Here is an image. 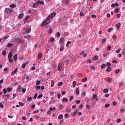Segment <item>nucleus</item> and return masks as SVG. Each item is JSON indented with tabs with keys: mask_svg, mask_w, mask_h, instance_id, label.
Returning a JSON list of instances; mask_svg holds the SVG:
<instances>
[{
	"mask_svg": "<svg viewBox=\"0 0 125 125\" xmlns=\"http://www.w3.org/2000/svg\"><path fill=\"white\" fill-rule=\"evenodd\" d=\"M15 42H18L19 43H23V41L20 39V38L15 39Z\"/></svg>",
	"mask_w": 125,
	"mask_h": 125,
	"instance_id": "nucleus-1",
	"label": "nucleus"
},
{
	"mask_svg": "<svg viewBox=\"0 0 125 125\" xmlns=\"http://www.w3.org/2000/svg\"><path fill=\"white\" fill-rule=\"evenodd\" d=\"M5 11H6V13L10 14L11 12H12V9L10 8H6L5 9Z\"/></svg>",
	"mask_w": 125,
	"mask_h": 125,
	"instance_id": "nucleus-2",
	"label": "nucleus"
},
{
	"mask_svg": "<svg viewBox=\"0 0 125 125\" xmlns=\"http://www.w3.org/2000/svg\"><path fill=\"white\" fill-rule=\"evenodd\" d=\"M37 3L38 4V5H43L44 4V2L42 0H39L37 1Z\"/></svg>",
	"mask_w": 125,
	"mask_h": 125,
	"instance_id": "nucleus-3",
	"label": "nucleus"
},
{
	"mask_svg": "<svg viewBox=\"0 0 125 125\" xmlns=\"http://www.w3.org/2000/svg\"><path fill=\"white\" fill-rule=\"evenodd\" d=\"M17 72H18V68H16L11 73V75L12 76H13V75H15V74H16V73H17Z\"/></svg>",
	"mask_w": 125,
	"mask_h": 125,
	"instance_id": "nucleus-4",
	"label": "nucleus"
},
{
	"mask_svg": "<svg viewBox=\"0 0 125 125\" xmlns=\"http://www.w3.org/2000/svg\"><path fill=\"white\" fill-rule=\"evenodd\" d=\"M55 15H56V13L53 12L49 16L50 17L51 19H52V18H54V17H55Z\"/></svg>",
	"mask_w": 125,
	"mask_h": 125,
	"instance_id": "nucleus-5",
	"label": "nucleus"
},
{
	"mask_svg": "<svg viewBox=\"0 0 125 125\" xmlns=\"http://www.w3.org/2000/svg\"><path fill=\"white\" fill-rule=\"evenodd\" d=\"M58 70L59 72L62 70V63H59L58 66Z\"/></svg>",
	"mask_w": 125,
	"mask_h": 125,
	"instance_id": "nucleus-6",
	"label": "nucleus"
},
{
	"mask_svg": "<svg viewBox=\"0 0 125 125\" xmlns=\"http://www.w3.org/2000/svg\"><path fill=\"white\" fill-rule=\"evenodd\" d=\"M47 21H46V20H45L42 23L41 26L42 27H44V26H45V25H47Z\"/></svg>",
	"mask_w": 125,
	"mask_h": 125,
	"instance_id": "nucleus-7",
	"label": "nucleus"
},
{
	"mask_svg": "<svg viewBox=\"0 0 125 125\" xmlns=\"http://www.w3.org/2000/svg\"><path fill=\"white\" fill-rule=\"evenodd\" d=\"M31 29L30 28H27L25 31V34H29V33H30V32H31Z\"/></svg>",
	"mask_w": 125,
	"mask_h": 125,
	"instance_id": "nucleus-8",
	"label": "nucleus"
},
{
	"mask_svg": "<svg viewBox=\"0 0 125 125\" xmlns=\"http://www.w3.org/2000/svg\"><path fill=\"white\" fill-rule=\"evenodd\" d=\"M116 27L117 28V30H119L120 28H121V23L119 22L116 24Z\"/></svg>",
	"mask_w": 125,
	"mask_h": 125,
	"instance_id": "nucleus-9",
	"label": "nucleus"
},
{
	"mask_svg": "<svg viewBox=\"0 0 125 125\" xmlns=\"http://www.w3.org/2000/svg\"><path fill=\"white\" fill-rule=\"evenodd\" d=\"M23 16H24V14L23 13L20 14L18 16V19H22V18H23Z\"/></svg>",
	"mask_w": 125,
	"mask_h": 125,
	"instance_id": "nucleus-10",
	"label": "nucleus"
},
{
	"mask_svg": "<svg viewBox=\"0 0 125 125\" xmlns=\"http://www.w3.org/2000/svg\"><path fill=\"white\" fill-rule=\"evenodd\" d=\"M17 59H18L17 58V54H16L13 57V60L14 61H15V62H16L17 61Z\"/></svg>",
	"mask_w": 125,
	"mask_h": 125,
	"instance_id": "nucleus-11",
	"label": "nucleus"
},
{
	"mask_svg": "<svg viewBox=\"0 0 125 125\" xmlns=\"http://www.w3.org/2000/svg\"><path fill=\"white\" fill-rule=\"evenodd\" d=\"M112 70V68L111 67V66H108V68L106 69V72H108V73L111 72Z\"/></svg>",
	"mask_w": 125,
	"mask_h": 125,
	"instance_id": "nucleus-12",
	"label": "nucleus"
},
{
	"mask_svg": "<svg viewBox=\"0 0 125 125\" xmlns=\"http://www.w3.org/2000/svg\"><path fill=\"white\" fill-rule=\"evenodd\" d=\"M77 113H78V109H76V111L73 113L72 117H76L77 116Z\"/></svg>",
	"mask_w": 125,
	"mask_h": 125,
	"instance_id": "nucleus-13",
	"label": "nucleus"
},
{
	"mask_svg": "<svg viewBox=\"0 0 125 125\" xmlns=\"http://www.w3.org/2000/svg\"><path fill=\"white\" fill-rule=\"evenodd\" d=\"M13 56V54H12V52H10L8 55V58H12Z\"/></svg>",
	"mask_w": 125,
	"mask_h": 125,
	"instance_id": "nucleus-14",
	"label": "nucleus"
},
{
	"mask_svg": "<svg viewBox=\"0 0 125 125\" xmlns=\"http://www.w3.org/2000/svg\"><path fill=\"white\" fill-rule=\"evenodd\" d=\"M76 95H79V94H80V90L79 88L76 89Z\"/></svg>",
	"mask_w": 125,
	"mask_h": 125,
	"instance_id": "nucleus-15",
	"label": "nucleus"
},
{
	"mask_svg": "<svg viewBox=\"0 0 125 125\" xmlns=\"http://www.w3.org/2000/svg\"><path fill=\"white\" fill-rule=\"evenodd\" d=\"M38 6H39V4H38V2H35L33 4V7H34L35 8H36V7H38Z\"/></svg>",
	"mask_w": 125,
	"mask_h": 125,
	"instance_id": "nucleus-16",
	"label": "nucleus"
},
{
	"mask_svg": "<svg viewBox=\"0 0 125 125\" xmlns=\"http://www.w3.org/2000/svg\"><path fill=\"white\" fill-rule=\"evenodd\" d=\"M59 42L60 43H63V42H64V38H61L59 41Z\"/></svg>",
	"mask_w": 125,
	"mask_h": 125,
	"instance_id": "nucleus-17",
	"label": "nucleus"
},
{
	"mask_svg": "<svg viewBox=\"0 0 125 125\" xmlns=\"http://www.w3.org/2000/svg\"><path fill=\"white\" fill-rule=\"evenodd\" d=\"M58 120H61L62 119H63V115L60 114L58 117Z\"/></svg>",
	"mask_w": 125,
	"mask_h": 125,
	"instance_id": "nucleus-18",
	"label": "nucleus"
},
{
	"mask_svg": "<svg viewBox=\"0 0 125 125\" xmlns=\"http://www.w3.org/2000/svg\"><path fill=\"white\" fill-rule=\"evenodd\" d=\"M9 7L12 8H14V7H16V5L14 4H12L9 6Z\"/></svg>",
	"mask_w": 125,
	"mask_h": 125,
	"instance_id": "nucleus-19",
	"label": "nucleus"
},
{
	"mask_svg": "<svg viewBox=\"0 0 125 125\" xmlns=\"http://www.w3.org/2000/svg\"><path fill=\"white\" fill-rule=\"evenodd\" d=\"M86 81H87V77H85V78H83L82 79V82H83V83H85V82H86Z\"/></svg>",
	"mask_w": 125,
	"mask_h": 125,
	"instance_id": "nucleus-20",
	"label": "nucleus"
},
{
	"mask_svg": "<svg viewBox=\"0 0 125 125\" xmlns=\"http://www.w3.org/2000/svg\"><path fill=\"white\" fill-rule=\"evenodd\" d=\"M17 89L18 91H21V89H22V87H21V85H19Z\"/></svg>",
	"mask_w": 125,
	"mask_h": 125,
	"instance_id": "nucleus-21",
	"label": "nucleus"
},
{
	"mask_svg": "<svg viewBox=\"0 0 125 125\" xmlns=\"http://www.w3.org/2000/svg\"><path fill=\"white\" fill-rule=\"evenodd\" d=\"M112 81V78H111L110 77H108L107 78V82H108V83H111Z\"/></svg>",
	"mask_w": 125,
	"mask_h": 125,
	"instance_id": "nucleus-22",
	"label": "nucleus"
},
{
	"mask_svg": "<svg viewBox=\"0 0 125 125\" xmlns=\"http://www.w3.org/2000/svg\"><path fill=\"white\" fill-rule=\"evenodd\" d=\"M3 94H6L7 92V90L6 89V88H4L3 89Z\"/></svg>",
	"mask_w": 125,
	"mask_h": 125,
	"instance_id": "nucleus-23",
	"label": "nucleus"
},
{
	"mask_svg": "<svg viewBox=\"0 0 125 125\" xmlns=\"http://www.w3.org/2000/svg\"><path fill=\"white\" fill-rule=\"evenodd\" d=\"M12 90V89L10 87H8L7 88V92H10V91H11Z\"/></svg>",
	"mask_w": 125,
	"mask_h": 125,
	"instance_id": "nucleus-24",
	"label": "nucleus"
},
{
	"mask_svg": "<svg viewBox=\"0 0 125 125\" xmlns=\"http://www.w3.org/2000/svg\"><path fill=\"white\" fill-rule=\"evenodd\" d=\"M76 84H77V83H76V81H73V88L76 87Z\"/></svg>",
	"mask_w": 125,
	"mask_h": 125,
	"instance_id": "nucleus-25",
	"label": "nucleus"
},
{
	"mask_svg": "<svg viewBox=\"0 0 125 125\" xmlns=\"http://www.w3.org/2000/svg\"><path fill=\"white\" fill-rule=\"evenodd\" d=\"M35 118L36 120H39V119H40V116H39L38 114H36L35 115Z\"/></svg>",
	"mask_w": 125,
	"mask_h": 125,
	"instance_id": "nucleus-26",
	"label": "nucleus"
},
{
	"mask_svg": "<svg viewBox=\"0 0 125 125\" xmlns=\"http://www.w3.org/2000/svg\"><path fill=\"white\" fill-rule=\"evenodd\" d=\"M42 53L39 54L38 57V59H41V58H42Z\"/></svg>",
	"mask_w": 125,
	"mask_h": 125,
	"instance_id": "nucleus-27",
	"label": "nucleus"
},
{
	"mask_svg": "<svg viewBox=\"0 0 125 125\" xmlns=\"http://www.w3.org/2000/svg\"><path fill=\"white\" fill-rule=\"evenodd\" d=\"M108 91H109V90H108V89L106 88L104 89L103 92H104V93H108Z\"/></svg>",
	"mask_w": 125,
	"mask_h": 125,
	"instance_id": "nucleus-28",
	"label": "nucleus"
},
{
	"mask_svg": "<svg viewBox=\"0 0 125 125\" xmlns=\"http://www.w3.org/2000/svg\"><path fill=\"white\" fill-rule=\"evenodd\" d=\"M2 55H3L4 56H5V55H6V51L5 50H3L2 52Z\"/></svg>",
	"mask_w": 125,
	"mask_h": 125,
	"instance_id": "nucleus-29",
	"label": "nucleus"
},
{
	"mask_svg": "<svg viewBox=\"0 0 125 125\" xmlns=\"http://www.w3.org/2000/svg\"><path fill=\"white\" fill-rule=\"evenodd\" d=\"M48 33L49 35H51V34L52 33V29H50L48 31Z\"/></svg>",
	"mask_w": 125,
	"mask_h": 125,
	"instance_id": "nucleus-30",
	"label": "nucleus"
},
{
	"mask_svg": "<svg viewBox=\"0 0 125 125\" xmlns=\"http://www.w3.org/2000/svg\"><path fill=\"white\" fill-rule=\"evenodd\" d=\"M51 87H53L54 86V81H51Z\"/></svg>",
	"mask_w": 125,
	"mask_h": 125,
	"instance_id": "nucleus-31",
	"label": "nucleus"
},
{
	"mask_svg": "<svg viewBox=\"0 0 125 125\" xmlns=\"http://www.w3.org/2000/svg\"><path fill=\"white\" fill-rule=\"evenodd\" d=\"M105 67H106V64H105V63L102 64L101 66V69H103V68H104Z\"/></svg>",
	"mask_w": 125,
	"mask_h": 125,
	"instance_id": "nucleus-32",
	"label": "nucleus"
},
{
	"mask_svg": "<svg viewBox=\"0 0 125 125\" xmlns=\"http://www.w3.org/2000/svg\"><path fill=\"white\" fill-rule=\"evenodd\" d=\"M8 59L10 63H12V62H13V60H12L11 58H8Z\"/></svg>",
	"mask_w": 125,
	"mask_h": 125,
	"instance_id": "nucleus-33",
	"label": "nucleus"
},
{
	"mask_svg": "<svg viewBox=\"0 0 125 125\" xmlns=\"http://www.w3.org/2000/svg\"><path fill=\"white\" fill-rule=\"evenodd\" d=\"M121 121H122V120H121V119L119 118L118 119H117L116 120V123H117V124H120V123H121Z\"/></svg>",
	"mask_w": 125,
	"mask_h": 125,
	"instance_id": "nucleus-34",
	"label": "nucleus"
},
{
	"mask_svg": "<svg viewBox=\"0 0 125 125\" xmlns=\"http://www.w3.org/2000/svg\"><path fill=\"white\" fill-rule=\"evenodd\" d=\"M114 29V28L113 27H110L109 29H108L107 30V32H108V33H110V32L112 31V30H113Z\"/></svg>",
	"mask_w": 125,
	"mask_h": 125,
	"instance_id": "nucleus-35",
	"label": "nucleus"
},
{
	"mask_svg": "<svg viewBox=\"0 0 125 125\" xmlns=\"http://www.w3.org/2000/svg\"><path fill=\"white\" fill-rule=\"evenodd\" d=\"M108 107H110V104H106L104 105L105 108H108Z\"/></svg>",
	"mask_w": 125,
	"mask_h": 125,
	"instance_id": "nucleus-36",
	"label": "nucleus"
},
{
	"mask_svg": "<svg viewBox=\"0 0 125 125\" xmlns=\"http://www.w3.org/2000/svg\"><path fill=\"white\" fill-rule=\"evenodd\" d=\"M41 84V81L38 80L36 82V85H40Z\"/></svg>",
	"mask_w": 125,
	"mask_h": 125,
	"instance_id": "nucleus-37",
	"label": "nucleus"
},
{
	"mask_svg": "<svg viewBox=\"0 0 125 125\" xmlns=\"http://www.w3.org/2000/svg\"><path fill=\"white\" fill-rule=\"evenodd\" d=\"M13 45V43H8L7 47H11Z\"/></svg>",
	"mask_w": 125,
	"mask_h": 125,
	"instance_id": "nucleus-38",
	"label": "nucleus"
},
{
	"mask_svg": "<svg viewBox=\"0 0 125 125\" xmlns=\"http://www.w3.org/2000/svg\"><path fill=\"white\" fill-rule=\"evenodd\" d=\"M55 41V39L54 38H52L51 39L50 42H53Z\"/></svg>",
	"mask_w": 125,
	"mask_h": 125,
	"instance_id": "nucleus-39",
	"label": "nucleus"
},
{
	"mask_svg": "<svg viewBox=\"0 0 125 125\" xmlns=\"http://www.w3.org/2000/svg\"><path fill=\"white\" fill-rule=\"evenodd\" d=\"M68 102V99L67 98H65L62 99V102Z\"/></svg>",
	"mask_w": 125,
	"mask_h": 125,
	"instance_id": "nucleus-40",
	"label": "nucleus"
},
{
	"mask_svg": "<svg viewBox=\"0 0 125 125\" xmlns=\"http://www.w3.org/2000/svg\"><path fill=\"white\" fill-rule=\"evenodd\" d=\"M68 3H69V0H66L64 1V4H65L66 5H68Z\"/></svg>",
	"mask_w": 125,
	"mask_h": 125,
	"instance_id": "nucleus-41",
	"label": "nucleus"
},
{
	"mask_svg": "<svg viewBox=\"0 0 125 125\" xmlns=\"http://www.w3.org/2000/svg\"><path fill=\"white\" fill-rule=\"evenodd\" d=\"M97 98V95L96 94H94L93 96V99H95Z\"/></svg>",
	"mask_w": 125,
	"mask_h": 125,
	"instance_id": "nucleus-42",
	"label": "nucleus"
},
{
	"mask_svg": "<svg viewBox=\"0 0 125 125\" xmlns=\"http://www.w3.org/2000/svg\"><path fill=\"white\" fill-rule=\"evenodd\" d=\"M120 71H121V70H120V69H116L115 71L116 74H118V73H120Z\"/></svg>",
	"mask_w": 125,
	"mask_h": 125,
	"instance_id": "nucleus-43",
	"label": "nucleus"
},
{
	"mask_svg": "<svg viewBox=\"0 0 125 125\" xmlns=\"http://www.w3.org/2000/svg\"><path fill=\"white\" fill-rule=\"evenodd\" d=\"M56 36H57V38H60V36H61V34L59 32H58V33H57Z\"/></svg>",
	"mask_w": 125,
	"mask_h": 125,
	"instance_id": "nucleus-44",
	"label": "nucleus"
},
{
	"mask_svg": "<svg viewBox=\"0 0 125 125\" xmlns=\"http://www.w3.org/2000/svg\"><path fill=\"white\" fill-rule=\"evenodd\" d=\"M8 38H9V36H6L5 37H3V40H7V39H8Z\"/></svg>",
	"mask_w": 125,
	"mask_h": 125,
	"instance_id": "nucleus-45",
	"label": "nucleus"
},
{
	"mask_svg": "<svg viewBox=\"0 0 125 125\" xmlns=\"http://www.w3.org/2000/svg\"><path fill=\"white\" fill-rule=\"evenodd\" d=\"M37 97H38V94H35L34 97H33V99H37Z\"/></svg>",
	"mask_w": 125,
	"mask_h": 125,
	"instance_id": "nucleus-46",
	"label": "nucleus"
},
{
	"mask_svg": "<svg viewBox=\"0 0 125 125\" xmlns=\"http://www.w3.org/2000/svg\"><path fill=\"white\" fill-rule=\"evenodd\" d=\"M21 92H22V93H25V92H26V89L25 88L22 89Z\"/></svg>",
	"mask_w": 125,
	"mask_h": 125,
	"instance_id": "nucleus-47",
	"label": "nucleus"
},
{
	"mask_svg": "<svg viewBox=\"0 0 125 125\" xmlns=\"http://www.w3.org/2000/svg\"><path fill=\"white\" fill-rule=\"evenodd\" d=\"M62 84H63V83L62 82H59L58 84V85L59 86H61V85H62Z\"/></svg>",
	"mask_w": 125,
	"mask_h": 125,
	"instance_id": "nucleus-48",
	"label": "nucleus"
},
{
	"mask_svg": "<svg viewBox=\"0 0 125 125\" xmlns=\"http://www.w3.org/2000/svg\"><path fill=\"white\" fill-rule=\"evenodd\" d=\"M50 95L51 96H53V95H54V92L51 91L50 93Z\"/></svg>",
	"mask_w": 125,
	"mask_h": 125,
	"instance_id": "nucleus-49",
	"label": "nucleus"
},
{
	"mask_svg": "<svg viewBox=\"0 0 125 125\" xmlns=\"http://www.w3.org/2000/svg\"><path fill=\"white\" fill-rule=\"evenodd\" d=\"M119 11V8H116V9H115L114 10L115 12H116V13H118Z\"/></svg>",
	"mask_w": 125,
	"mask_h": 125,
	"instance_id": "nucleus-50",
	"label": "nucleus"
},
{
	"mask_svg": "<svg viewBox=\"0 0 125 125\" xmlns=\"http://www.w3.org/2000/svg\"><path fill=\"white\" fill-rule=\"evenodd\" d=\"M70 99V102H71V101H72L73 99H74V97L73 96H70V97L69 98Z\"/></svg>",
	"mask_w": 125,
	"mask_h": 125,
	"instance_id": "nucleus-51",
	"label": "nucleus"
},
{
	"mask_svg": "<svg viewBox=\"0 0 125 125\" xmlns=\"http://www.w3.org/2000/svg\"><path fill=\"white\" fill-rule=\"evenodd\" d=\"M16 96H17L16 94H13V98H12V99H14V98H15V97H16Z\"/></svg>",
	"mask_w": 125,
	"mask_h": 125,
	"instance_id": "nucleus-52",
	"label": "nucleus"
},
{
	"mask_svg": "<svg viewBox=\"0 0 125 125\" xmlns=\"http://www.w3.org/2000/svg\"><path fill=\"white\" fill-rule=\"evenodd\" d=\"M111 48H112V47H111L110 46H107V50H108V51H110V50H111Z\"/></svg>",
	"mask_w": 125,
	"mask_h": 125,
	"instance_id": "nucleus-53",
	"label": "nucleus"
},
{
	"mask_svg": "<svg viewBox=\"0 0 125 125\" xmlns=\"http://www.w3.org/2000/svg\"><path fill=\"white\" fill-rule=\"evenodd\" d=\"M19 105H20V106H24V104L23 103L19 102Z\"/></svg>",
	"mask_w": 125,
	"mask_h": 125,
	"instance_id": "nucleus-54",
	"label": "nucleus"
},
{
	"mask_svg": "<svg viewBox=\"0 0 125 125\" xmlns=\"http://www.w3.org/2000/svg\"><path fill=\"white\" fill-rule=\"evenodd\" d=\"M56 108L55 107H53V108H51L50 107L49 110H50V111H54V110H55Z\"/></svg>",
	"mask_w": 125,
	"mask_h": 125,
	"instance_id": "nucleus-55",
	"label": "nucleus"
},
{
	"mask_svg": "<svg viewBox=\"0 0 125 125\" xmlns=\"http://www.w3.org/2000/svg\"><path fill=\"white\" fill-rule=\"evenodd\" d=\"M106 42V39H104L102 41V43H105Z\"/></svg>",
	"mask_w": 125,
	"mask_h": 125,
	"instance_id": "nucleus-56",
	"label": "nucleus"
},
{
	"mask_svg": "<svg viewBox=\"0 0 125 125\" xmlns=\"http://www.w3.org/2000/svg\"><path fill=\"white\" fill-rule=\"evenodd\" d=\"M3 97H4V98H7L8 97H9V95L8 94V95H4L3 96Z\"/></svg>",
	"mask_w": 125,
	"mask_h": 125,
	"instance_id": "nucleus-57",
	"label": "nucleus"
},
{
	"mask_svg": "<svg viewBox=\"0 0 125 125\" xmlns=\"http://www.w3.org/2000/svg\"><path fill=\"white\" fill-rule=\"evenodd\" d=\"M94 59L95 60H98V56H95L94 57Z\"/></svg>",
	"mask_w": 125,
	"mask_h": 125,
	"instance_id": "nucleus-58",
	"label": "nucleus"
},
{
	"mask_svg": "<svg viewBox=\"0 0 125 125\" xmlns=\"http://www.w3.org/2000/svg\"><path fill=\"white\" fill-rule=\"evenodd\" d=\"M51 18L49 16H48L47 18H46V20H47V21H49V20H50V19H51Z\"/></svg>",
	"mask_w": 125,
	"mask_h": 125,
	"instance_id": "nucleus-59",
	"label": "nucleus"
},
{
	"mask_svg": "<svg viewBox=\"0 0 125 125\" xmlns=\"http://www.w3.org/2000/svg\"><path fill=\"white\" fill-rule=\"evenodd\" d=\"M116 53H120L121 52V48H119L118 50L116 51Z\"/></svg>",
	"mask_w": 125,
	"mask_h": 125,
	"instance_id": "nucleus-60",
	"label": "nucleus"
},
{
	"mask_svg": "<svg viewBox=\"0 0 125 125\" xmlns=\"http://www.w3.org/2000/svg\"><path fill=\"white\" fill-rule=\"evenodd\" d=\"M41 89V86L40 85H38L36 87V90H39V89Z\"/></svg>",
	"mask_w": 125,
	"mask_h": 125,
	"instance_id": "nucleus-61",
	"label": "nucleus"
},
{
	"mask_svg": "<svg viewBox=\"0 0 125 125\" xmlns=\"http://www.w3.org/2000/svg\"><path fill=\"white\" fill-rule=\"evenodd\" d=\"M85 94H86L85 92H83L82 93V95L84 97L85 96Z\"/></svg>",
	"mask_w": 125,
	"mask_h": 125,
	"instance_id": "nucleus-62",
	"label": "nucleus"
},
{
	"mask_svg": "<svg viewBox=\"0 0 125 125\" xmlns=\"http://www.w3.org/2000/svg\"><path fill=\"white\" fill-rule=\"evenodd\" d=\"M64 50V46H62L60 48V51H63Z\"/></svg>",
	"mask_w": 125,
	"mask_h": 125,
	"instance_id": "nucleus-63",
	"label": "nucleus"
},
{
	"mask_svg": "<svg viewBox=\"0 0 125 125\" xmlns=\"http://www.w3.org/2000/svg\"><path fill=\"white\" fill-rule=\"evenodd\" d=\"M91 17H92V18H96V15H91Z\"/></svg>",
	"mask_w": 125,
	"mask_h": 125,
	"instance_id": "nucleus-64",
	"label": "nucleus"
}]
</instances>
